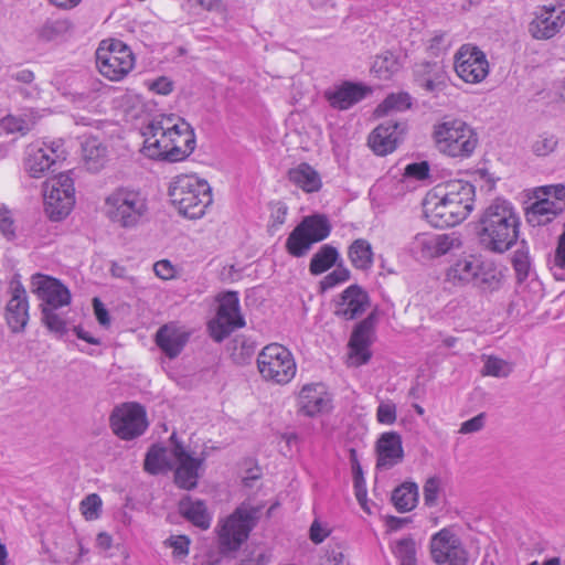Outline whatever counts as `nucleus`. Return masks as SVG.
Returning a JSON list of instances; mask_svg holds the SVG:
<instances>
[{
    "instance_id": "nucleus-1",
    "label": "nucleus",
    "mask_w": 565,
    "mask_h": 565,
    "mask_svg": "<svg viewBox=\"0 0 565 565\" xmlns=\"http://www.w3.org/2000/svg\"><path fill=\"white\" fill-rule=\"evenodd\" d=\"M142 152L151 159L182 161L195 149L194 130L184 119L169 116L150 121L143 129Z\"/></svg>"
},
{
    "instance_id": "nucleus-2",
    "label": "nucleus",
    "mask_w": 565,
    "mask_h": 565,
    "mask_svg": "<svg viewBox=\"0 0 565 565\" xmlns=\"http://www.w3.org/2000/svg\"><path fill=\"white\" fill-rule=\"evenodd\" d=\"M475 186L451 180L430 190L423 201V213L435 227H450L468 217L473 209Z\"/></svg>"
},
{
    "instance_id": "nucleus-3",
    "label": "nucleus",
    "mask_w": 565,
    "mask_h": 565,
    "mask_svg": "<svg viewBox=\"0 0 565 565\" xmlns=\"http://www.w3.org/2000/svg\"><path fill=\"white\" fill-rule=\"evenodd\" d=\"M520 218L509 201L497 199L488 205L479 220V242L488 252L503 254L515 245Z\"/></svg>"
},
{
    "instance_id": "nucleus-4",
    "label": "nucleus",
    "mask_w": 565,
    "mask_h": 565,
    "mask_svg": "<svg viewBox=\"0 0 565 565\" xmlns=\"http://www.w3.org/2000/svg\"><path fill=\"white\" fill-rule=\"evenodd\" d=\"M502 274L491 266H486L480 256L461 254L450 260L445 269V284L455 288L473 286L482 291L498 290L502 282Z\"/></svg>"
},
{
    "instance_id": "nucleus-5",
    "label": "nucleus",
    "mask_w": 565,
    "mask_h": 565,
    "mask_svg": "<svg viewBox=\"0 0 565 565\" xmlns=\"http://www.w3.org/2000/svg\"><path fill=\"white\" fill-rule=\"evenodd\" d=\"M171 203L178 212L191 220L201 218L212 204V189L196 174L177 175L169 186Z\"/></svg>"
},
{
    "instance_id": "nucleus-6",
    "label": "nucleus",
    "mask_w": 565,
    "mask_h": 565,
    "mask_svg": "<svg viewBox=\"0 0 565 565\" xmlns=\"http://www.w3.org/2000/svg\"><path fill=\"white\" fill-rule=\"evenodd\" d=\"M103 212L119 227L134 228L147 216L148 202L140 191L129 186H117L105 196Z\"/></svg>"
},
{
    "instance_id": "nucleus-7",
    "label": "nucleus",
    "mask_w": 565,
    "mask_h": 565,
    "mask_svg": "<svg viewBox=\"0 0 565 565\" xmlns=\"http://www.w3.org/2000/svg\"><path fill=\"white\" fill-rule=\"evenodd\" d=\"M437 149L451 158H469L478 145V135L463 120L450 119L434 127Z\"/></svg>"
},
{
    "instance_id": "nucleus-8",
    "label": "nucleus",
    "mask_w": 565,
    "mask_h": 565,
    "mask_svg": "<svg viewBox=\"0 0 565 565\" xmlns=\"http://www.w3.org/2000/svg\"><path fill=\"white\" fill-rule=\"evenodd\" d=\"M260 509L241 504L218 524V542L223 551L234 552L248 539L255 527Z\"/></svg>"
},
{
    "instance_id": "nucleus-9",
    "label": "nucleus",
    "mask_w": 565,
    "mask_h": 565,
    "mask_svg": "<svg viewBox=\"0 0 565 565\" xmlns=\"http://www.w3.org/2000/svg\"><path fill=\"white\" fill-rule=\"evenodd\" d=\"M257 369L265 381L279 385L289 383L297 372L292 353L278 343L262 349L257 356Z\"/></svg>"
},
{
    "instance_id": "nucleus-10",
    "label": "nucleus",
    "mask_w": 565,
    "mask_h": 565,
    "mask_svg": "<svg viewBox=\"0 0 565 565\" xmlns=\"http://www.w3.org/2000/svg\"><path fill=\"white\" fill-rule=\"evenodd\" d=\"M331 232V224L324 215L306 216L289 234L286 249L294 257H302L312 245L326 239Z\"/></svg>"
},
{
    "instance_id": "nucleus-11",
    "label": "nucleus",
    "mask_w": 565,
    "mask_h": 565,
    "mask_svg": "<svg viewBox=\"0 0 565 565\" xmlns=\"http://www.w3.org/2000/svg\"><path fill=\"white\" fill-rule=\"evenodd\" d=\"M96 65L106 78L120 81L132 70L135 56L130 47L121 41H104L96 51Z\"/></svg>"
},
{
    "instance_id": "nucleus-12",
    "label": "nucleus",
    "mask_w": 565,
    "mask_h": 565,
    "mask_svg": "<svg viewBox=\"0 0 565 565\" xmlns=\"http://www.w3.org/2000/svg\"><path fill=\"white\" fill-rule=\"evenodd\" d=\"M44 207L52 221L66 217L75 203L74 182L68 174L60 173L44 183Z\"/></svg>"
},
{
    "instance_id": "nucleus-13",
    "label": "nucleus",
    "mask_w": 565,
    "mask_h": 565,
    "mask_svg": "<svg viewBox=\"0 0 565 565\" xmlns=\"http://www.w3.org/2000/svg\"><path fill=\"white\" fill-rule=\"evenodd\" d=\"M220 302L216 317L212 319L207 329L211 338L216 342H222L235 329L243 328L245 320L239 312V299L235 291H227L218 296Z\"/></svg>"
},
{
    "instance_id": "nucleus-14",
    "label": "nucleus",
    "mask_w": 565,
    "mask_h": 565,
    "mask_svg": "<svg viewBox=\"0 0 565 565\" xmlns=\"http://www.w3.org/2000/svg\"><path fill=\"white\" fill-rule=\"evenodd\" d=\"M462 241L456 233H418L408 244V250L418 260L439 258L451 250L460 249Z\"/></svg>"
},
{
    "instance_id": "nucleus-15",
    "label": "nucleus",
    "mask_w": 565,
    "mask_h": 565,
    "mask_svg": "<svg viewBox=\"0 0 565 565\" xmlns=\"http://www.w3.org/2000/svg\"><path fill=\"white\" fill-rule=\"evenodd\" d=\"M429 552L436 565H467L468 563V552L451 527H444L431 535Z\"/></svg>"
},
{
    "instance_id": "nucleus-16",
    "label": "nucleus",
    "mask_w": 565,
    "mask_h": 565,
    "mask_svg": "<svg viewBox=\"0 0 565 565\" xmlns=\"http://www.w3.org/2000/svg\"><path fill=\"white\" fill-rule=\"evenodd\" d=\"M109 423L113 433L122 440L141 436L148 427L146 411L137 403H124L115 407Z\"/></svg>"
},
{
    "instance_id": "nucleus-17",
    "label": "nucleus",
    "mask_w": 565,
    "mask_h": 565,
    "mask_svg": "<svg viewBox=\"0 0 565 565\" xmlns=\"http://www.w3.org/2000/svg\"><path fill=\"white\" fill-rule=\"evenodd\" d=\"M454 65L457 75L470 84L481 83L489 74L486 54L473 44L461 45L455 54Z\"/></svg>"
},
{
    "instance_id": "nucleus-18",
    "label": "nucleus",
    "mask_w": 565,
    "mask_h": 565,
    "mask_svg": "<svg viewBox=\"0 0 565 565\" xmlns=\"http://www.w3.org/2000/svg\"><path fill=\"white\" fill-rule=\"evenodd\" d=\"M565 25V4H550L536 8L529 23V33L535 40H550Z\"/></svg>"
},
{
    "instance_id": "nucleus-19",
    "label": "nucleus",
    "mask_w": 565,
    "mask_h": 565,
    "mask_svg": "<svg viewBox=\"0 0 565 565\" xmlns=\"http://www.w3.org/2000/svg\"><path fill=\"white\" fill-rule=\"evenodd\" d=\"M170 441L172 444L171 454L177 462L174 482L181 489L192 490L198 486L202 460L191 456L177 440L175 434L171 435Z\"/></svg>"
},
{
    "instance_id": "nucleus-20",
    "label": "nucleus",
    "mask_w": 565,
    "mask_h": 565,
    "mask_svg": "<svg viewBox=\"0 0 565 565\" xmlns=\"http://www.w3.org/2000/svg\"><path fill=\"white\" fill-rule=\"evenodd\" d=\"M10 299L4 310V319L13 333L25 330L29 322V301L26 290L18 279H12L9 286Z\"/></svg>"
},
{
    "instance_id": "nucleus-21",
    "label": "nucleus",
    "mask_w": 565,
    "mask_h": 565,
    "mask_svg": "<svg viewBox=\"0 0 565 565\" xmlns=\"http://www.w3.org/2000/svg\"><path fill=\"white\" fill-rule=\"evenodd\" d=\"M374 316L370 315L359 322L349 341L350 363L354 366L365 364L371 359L370 347L373 342Z\"/></svg>"
},
{
    "instance_id": "nucleus-22",
    "label": "nucleus",
    "mask_w": 565,
    "mask_h": 565,
    "mask_svg": "<svg viewBox=\"0 0 565 565\" xmlns=\"http://www.w3.org/2000/svg\"><path fill=\"white\" fill-rule=\"evenodd\" d=\"M370 298L359 285H351L334 300L333 313L343 320H354L367 308Z\"/></svg>"
},
{
    "instance_id": "nucleus-23",
    "label": "nucleus",
    "mask_w": 565,
    "mask_h": 565,
    "mask_svg": "<svg viewBox=\"0 0 565 565\" xmlns=\"http://www.w3.org/2000/svg\"><path fill=\"white\" fill-rule=\"evenodd\" d=\"M405 130V124L387 119L380 124L370 135L369 145L379 156L393 152Z\"/></svg>"
},
{
    "instance_id": "nucleus-24",
    "label": "nucleus",
    "mask_w": 565,
    "mask_h": 565,
    "mask_svg": "<svg viewBox=\"0 0 565 565\" xmlns=\"http://www.w3.org/2000/svg\"><path fill=\"white\" fill-rule=\"evenodd\" d=\"M369 94H371V88L366 85L343 82L341 85L326 90L324 97L332 108L347 110L363 100Z\"/></svg>"
},
{
    "instance_id": "nucleus-25",
    "label": "nucleus",
    "mask_w": 565,
    "mask_h": 565,
    "mask_svg": "<svg viewBox=\"0 0 565 565\" xmlns=\"http://www.w3.org/2000/svg\"><path fill=\"white\" fill-rule=\"evenodd\" d=\"M376 468L388 470L404 459L402 436L397 431L383 433L376 441Z\"/></svg>"
},
{
    "instance_id": "nucleus-26",
    "label": "nucleus",
    "mask_w": 565,
    "mask_h": 565,
    "mask_svg": "<svg viewBox=\"0 0 565 565\" xmlns=\"http://www.w3.org/2000/svg\"><path fill=\"white\" fill-rule=\"evenodd\" d=\"M190 339V332L178 322L166 323L156 333V343L169 358H177Z\"/></svg>"
},
{
    "instance_id": "nucleus-27",
    "label": "nucleus",
    "mask_w": 565,
    "mask_h": 565,
    "mask_svg": "<svg viewBox=\"0 0 565 565\" xmlns=\"http://www.w3.org/2000/svg\"><path fill=\"white\" fill-rule=\"evenodd\" d=\"M36 292L42 300L41 310L45 307L58 309L71 302L70 290L55 278L41 276L38 281Z\"/></svg>"
},
{
    "instance_id": "nucleus-28",
    "label": "nucleus",
    "mask_w": 565,
    "mask_h": 565,
    "mask_svg": "<svg viewBox=\"0 0 565 565\" xmlns=\"http://www.w3.org/2000/svg\"><path fill=\"white\" fill-rule=\"evenodd\" d=\"M300 409L307 416H315L330 406V397L321 384H307L299 394Z\"/></svg>"
},
{
    "instance_id": "nucleus-29",
    "label": "nucleus",
    "mask_w": 565,
    "mask_h": 565,
    "mask_svg": "<svg viewBox=\"0 0 565 565\" xmlns=\"http://www.w3.org/2000/svg\"><path fill=\"white\" fill-rule=\"evenodd\" d=\"M56 163V154L49 153V149L39 145H31L26 151L24 169L32 178H42Z\"/></svg>"
},
{
    "instance_id": "nucleus-30",
    "label": "nucleus",
    "mask_w": 565,
    "mask_h": 565,
    "mask_svg": "<svg viewBox=\"0 0 565 565\" xmlns=\"http://www.w3.org/2000/svg\"><path fill=\"white\" fill-rule=\"evenodd\" d=\"M536 199L527 211L529 222L535 225L546 224L564 211L565 203L563 202H554L548 198H541V195H537Z\"/></svg>"
},
{
    "instance_id": "nucleus-31",
    "label": "nucleus",
    "mask_w": 565,
    "mask_h": 565,
    "mask_svg": "<svg viewBox=\"0 0 565 565\" xmlns=\"http://www.w3.org/2000/svg\"><path fill=\"white\" fill-rule=\"evenodd\" d=\"M82 157L88 171L99 172L108 160L107 148L97 138H86L82 142Z\"/></svg>"
},
{
    "instance_id": "nucleus-32",
    "label": "nucleus",
    "mask_w": 565,
    "mask_h": 565,
    "mask_svg": "<svg viewBox=\"0 0 565 565\" xmlns=\"http://www.w3.org/2000/svg\"><path fill=\"white\" fill-rule=\"evenodd\" d=\"M288 179L307 193L317 192L322 185L320 174L306 162L291 168L288 171Z\"/></svg>"
},
{
    "instance_id": "nucleus-33",
    "label": "nucleus",
    "mask_w": 565,
    "mask_h": 565,
    "mask_svg": "<svg viewBox=\"0 0 565 565\" xmlns=\"http://www.w3.org/2000/svg\"><path fill=\"white\" fill-rule=\"evenodd\" d=\"M181 514L193 525L207 530L211 525V515L209 514L205 503L201 500H192L185 498L179 505Z\"/></svg>"
},
{
    "instance_id": "nucleus-34",
    "label": "nucleus",
    "mask_w": 565,
    "mask_h": 565,
    "mask_svg": "<svg viewBox=\"0 0 565 565\" xmlns=\"http://www.w3.org/2000/svg\"><path fill=\"white\" fill-rule=\"evenodd\" d=\"M348 257L352 266L360 270H367L373 265V250L371 244L364 238L352 242L348 249Z\"/></svg>"
},
{
    "instance_id": "nucleus-35",
    "label": "nucleus",
    "mask_w": 565,
    "mask_h": 565,
    "mask_svg": "<svg viewBox=\"0 0 565 565\" xmlns=\"http://www.w3.org/2000/svg\"><path fill=\"white\" fill-rule=\"evenodd\" d=\"M418 500V487L415 482H404L392 493L394 507L399 512H408L416 507Z\"/></svg>"
},
{
    "instance_id": "nucleus-36",
    "label": "nucleus",
    "mask_w": 565,
    "mask_h": 565,
    "mask_svg": "<svg viewBox=\"0 0 565 565\" xmlns=\"http://www.w3.org/2000/svg\"><path fill=\"white\" fill-rule=\"evenodd\" d=\"M145 470L151 475H158L172 469L168 450L164 447L153 445L146 454Z\"/></svg>"
},
{
    "instance_id": "nucleus-37",
    "label": "nucleus",
    "mask_w": 565,
    "mask_h": 565,
    "mask_svg": "<svg viewBox=\"0 0 565 565\" xmlns=\"http://www.w3.org/2000/svg\"><path fill=\"white\" fill-rule=\"evenodd\" d=\"M338 258L339 252L335 247L328 244L323 245L312 256L309 265V270L312 275H320L330 269L333 265H335Z\"/></svg>"
},
{
    "instance_id": "nucleus-38",
    "label": "nucleus",
    "mask_w": 565,
    "mask_h": 565,
    "mask_svg": "<svg viewBox=\"0 0 565 565\" xmlns=\"http://www.w3.org/2000/svg\"><path fill=\"white\" fill-rule=\"evenodd\" d=\"M73 29V24L67 19L47 20L36 31L38 38L44 42L55 41L64 38Z\"/></svg>"
},
{
    "instance_id": "nucleus-39",
    "label": "nucleus",
    "mask_w": 565,
    "mask_h": 565,
    "mask_svg": "<svg viewBox=\"0 0 565 565\" xmlns=\"http://www.w3.org/2000/svg\"><path fill=\"white\" fill-rule=\"evenodd\" d=\"M392 553L398 559L399 565H417L416 542L413 537L406 536L396 540L391 546Z\"/></svg>"
},
{
    "instance_id": "nucleus-40",
    "label": "nucleus",
    "mask_w": 565,
    "mask_h": 565,
    "mask_svg": "<svg viewBox=\"0 0 565 565\" xmlns=\"http://www.w3.org/2000/svg\"><path fill=\"white\" fill-rule=\"evenodd\" d=\"M411 105V96L407 93L391 94L376 107L375 115L381 117L404 111Z\"/></svg>"
},
{
    "instance_id": "nucleus-41",
    "label": "nucleus",
    "mask_w": 565,
    "mask_h": 565,
    "mask_svg": "<svg viewBox=\"0 0 565 565\" xmlns=\"http://www.w3.org/2000/svg\"><path fill=\"white\" fill-rule=\"evenodd\" d=\"M398 58L392 52L377 55L372 64V73L380 79H388L398 72Z\"/></svg>"
},
{
    "instance_id": "nucleus-42",
    "label": "nucleus",
    "mask_w": 565,
    "mask_h": 565,
    "mask_svg": "<svg viewBox=\"0 0 565 565\" xmlns=\"http://www.w3.org/2000/svg\"><path fill=\"white\" fill-rule=\"evenodd\" d=\"M270 561V551L263 545H256L244 551L239 565H269Z\"/></svg>"
},
{
    "instance_id": "nucleus-43",
    "label": "nucleus",
    "mask_w": 565,
    "mask_h": 565,
    "mask_svg": "<svg viewBox=\"0 0 565 565\" xmlns=\"http://www.w3.org/2000/svg\"><path fill=\"white\" fill-rule=\"evenodd\" d=\"M512 372V365L505 360L493 355L486 356L481 374L484 376L507 377Z\"/></svg>"
},
{
    "instance_id": "nucleus-44",
    "label": "nucleus",
    "mask_w": 565,
    "mask_h": 565,
    "mask_svg": "<svg viewBox=\"0 0 565 565\" xmlns=\"http://www.w3.org/2000/svg\"><path fill=\"white\" fill-rule=\"evenodd\" d=\"M345 548L340 543H329L320 557L319 565H350V561L344 553Z\"/></svg>"
},
{
    "instance_id": "nucleus-45",
    "label": "nucleus",
    "mask_w": 565,
    "mask_h": 565,
    "mask_svg": "<svg viewBox=\"0 0 565 565\" xmlns=\"http://www.w3.org/2000/svg\"><path fill=\"white\" fill-rule=\"evenodd\" d=\"M57 309L51 307L43 308L42 322L51 331L58 335H63L66 332V321L63 317L56 313Z\"/></svg>"
},
{
    "instance_id": "nucleus-46",
    "label": "nucleus",
    "mask_w": 565,
    "mask_h": 565,
    "mask_svg": "<svg viewBox=\"0 0 565 565\" xmlns=\"http://www.w3.org/2000/svg\"><path fill=\"white\" fill-rule=\"evenodd\" d=\"M512 265L516 274V278L519 281H522L527 278L530 269H531V262L529 252L526 248H518L513 256H512Z\"/></svg>"
},
{
    "instance_id": "nucleus-47",
    "label": "nucleus",
    "mask_w": 565,
    "mask_h": 565,
    "mask_svg": "<svg viewBox=\"0 0 565 565\" xmlns=\"http://www.w3.org/2000/svg\"><path fill=\"white\" fill-rule=\"evenodd\" d=\"M102 499L97 493L86 495L81 502V512L87 521L99 518L102 513Z\"/></svg>"
},
{
    "instance_id": "nucleus-48",
    "label": "nucleus",
    "mask_w": 565,
    "mask_h": 565,
    "mask_svg": "<svg viewBox=\"0 0 565 565\" xmlns=\"http://www.w3.org/2000/svg\"><path fill=\"white\" fill-rule=\"evenodd\" d=\"M350 279V270L342 264H338L335 269L328 274L320 282L321 289L327 290Z\"/></svg>"
},
{
    "instance_id": "nucleus-49",
    "label": "nucleus",
    "mask_w": 565,
    "mask_h": 565,
    "mask_svg": "<svg viewBox=\"0 0 565 565\" xmlns=\"http://www.w3.org/2000/svg\"><path fill=\"white\" fill-rule=\"evenodd\" d=\"M396 418V404L392 401H382L376 409V420L383 425H393Z\"/></svg>"
},
{
    "instance_id": "nucleus-50",
    "label": "nucleus",
    "mask_w": 565,
    "mask_h": 565,
    "mask_svg": "<svg viewBox=\"0 0 565 565\" xmlns=\"http://www.w3.org/2000/svg\"><path fill=\"white\" fill-rule=\"evenodd\" d=\"M440 478L433 476L429 477L424 484V501L427 507L437 504L440 492Z\"/></svg>"
},
{
    "instance_id": "nucleus-51",
    "label": "nucleus",
    "mask_w": 565,
    "mask_h": 565,
    "mask_svg": "<svg viewBox=\"0 0 565 565\" xmlns=\"http://www.w3.org/2000/svg\"><path fill=\"white\" fill-rule=\"evenodd\" d=\"M557 140L554 136H540L532 149L536 156H547L555 150Z\"/></svg>"
},
{
    "instance_id": "nucleus-52",
    "label": "nucleus",
    "mask_w": 565,
    "mask_h": 565,
    "mask_svg": "<svg viewBox=\"0 0 565 565\" xmlns=\"http://www.w3.org/2000/svg\"><path fill=\"white\" fill-rule=\"evenodd\" d=\"M1 127L7 132H21L22 135L26 134L29 131L28 122L19 117L14 116H7L1 120Z\"/></svg>"
},
{
    "instance_id": "nucleus-53",
    "label": "nucleus",
    "mask_w": 565,
    "mask_h": 565,
    "mask_svg": "<svg viewBox=\"0 0 565 565\" xmlns=\"http://www.w3.org/2000/svg\"><path fill=\"white\" fill-rule=\"evenodd\" d=\"M429 175V164L427 161L414 162L407 164L404 171V177L413 178L415 180H425Z\"/></svg>"
},
{
    "instance_id": "nucleus-54",
    "label": "nucleus",
    "mask_w": 565,
    "mask_h": 565,
    "mask_svg": "<svg viewBox=\"0 0 565 565\" xmlns=\"http://www.w3.org/2000/svg\"><path fill=\"white\" fill-rule=\"evenodd\" d=\"M166 543L173 548L174 556L183 557L189 554L190 540L185 535L171 536Z\"/></svg>"
},
{
    "instance_id": "nucleus-55",
    "label": "nucleus",
    "mask_w": 565,
    "mask_h": 565,
    "mask_svg": "<svg viewBox=\"0 0 565 565\" xmlns=\"http://www.w3.org/2000/svg\"><path fill=\"white\" fill-rule=\"evenodd\" d=\"M0 233L9 241L15 237L14 222L7 209H0Z\"/></svg>"
},
{
    "instance_id": "nucleus-56",
    "label": "nucleus",
    "mask_w": 565,
    "mask_h": 565,
    "mask_svg": "<svg viewBox=\"0 0 565 565\" xmlns=\"http://www.w3.org/2000/svg\"><path fill=\"white\" fill-rule=\"evenodd\" d=\"M486 414L480 413L477 416L463 422L459 428V434L468 435L478 433L483 429L486 424Z\"/></svg>"
},
{
    "instance_id": "nucleus-57",
    "label": "nucleus",
    "mask_w": 565,
    "mask_h": 565,
    "mask_svg": "<svg viewBox=\"0 0 565 565\" xmlns=\"http://www.w3.org/2000/svg\"><path fill=\"white\" fill-rule=\"evenodd\" d=\"M153 271L162 280H170L175 277V267L168 259H161L153 265Z\"/></svg>"
},
{
    "instance_id": "nucleus-58",
    "label": "nucleus",
    "mask_w": 565,
    "mask_h": 565,
    "mask_svg": "<svg viewBox=\"0 0 565 565\" xmlns=\"http://www.w3.org/2000/svg\"><path fill=\"white\" fill-rule=\"evenodd\" d=\"M94 313L96 316L97 321L103 327H108L110 324V318L108 310L105 308L104 303L98 299H93Z\"/></svg>"
},
{
    "instance_id": "nucleus-59",
    "label": "nucleus",
    "mask_w": 565,
    "mask_h": 565,
    "mask_svg": "<svg viewBox=\"0 0 565 565\" xmlns=\"http://www.w3.org/2000/svg\"><path fill=\"white\" fill-rule=\"evenodd\" d=\"M554 266L565 269V231L559 235L554 255Z\"/></svg>"
},
{
    "instance_id": "nucleus-60",
    "label": "nucleus",
    "mask_w": 565,
    "mask_h": 565,
    "mask_svg": "<svg viewBox=\"0 0 565 565\" xmlns=\"http://www.w3.org/2000/svg\"><path fill=\"white\" fill-rule=\"evenodd\" d=\"M173 83L167 77H160L153 81L150 89L160 95H168L172 92Z\"/></svg>"
},
{
    "instance_id": "nucleus-61",
    "label": "nucleus",
    "mask_w": 565,
    "mask_h": 565,
    "mask_svg": "<svg viewBox=\"0 0 565 565\" xmlns=\"http://www.w3.org/2000/svg\"><path fill=\"white\" fill-rule=\"evenodd\" d=\"M329 535V531L323 527L318 521H315L310 526V540L319 544Z\"/></svg>"
},
{
    "instance_id": "nucleus-62",
    "label": "nucleus",
    "mask_w": 565,
    "mask_h": 565,
    "mask_svg": "<svg viewBox=\"0 0 565 565\" xmlns=\"http://www.w3.org/2000/svg\"><path fill=\"white\" fill-rule=\"evenodd\" d=\"M8 76L10 79L23 84H30L34 81V73L28 68L11 71Z\"/></svg>"
},
{
    "instance_id": "nucleus-63",
    "label": "nucleus",
    "mask_w": 565,
    "mask_h": 565,
    "mask_svg": "<svg viewBox=\"0 0 565 565\" xmlns=\"http://www.w3.org/2000/svg\"><path fill=\"white\" fill-rule=\"evenodd\" d=\"M418 85L427 92H436L441 89L444 85L443 76H436L435 78H423L418 79Z\"/></svg>"
},
{
    "instance_id": "nucleus-64",
    "label": "nucleus",
    "mask_w": 565,
    "mask_h": 565,
    "mask_svg": "<svg viewBox=\"0 0 565 565\" xmlns=\"http://www.w3.org/2000/svg\"><path fill=\"white\" fill-rule=\"evenodd\" d=\"M445 42H446L445 33L435 34L430 39L429 50H431L433 54L437 55L440 51L447 49V44Z\"/></svg>"
}]
</instances>
